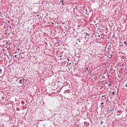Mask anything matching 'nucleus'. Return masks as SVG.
Listing matches in <instances>:
<instances>
[{
	"label": "nucleus",
	"instance_id": "1",
	"mask_svg": "<svg viewBox=\"0 0 127 127\" xmlns=\"http://www.w3.org/2000/svg\"><path fill=\"white\" fill-rule=\"evenodd\" d=\"M22 82H23V79H20L19 80L18 83H20V84H22Z\"/></svg>",
	"mask_w": 127,
	"mask_h": 127
},
{
	"label": "nucleus",
	"instance_id": "2",
	"mask_svg": "<svg viewBox=\"0 0 127 127\" xmlns=\"http://www.w3.org/2000/svg\"><path fill=\"white\" fill-rule=\"evenodd\" d=\"M15 58H19V56H18V55H16L14 56Z\"/></svg>",
	"mask_w": 127,
	"mask_h": 127
},
{
	"label": "nucleus",
	"instance_id": "3",
	"mask_svg": "<svg viewBox=\"0 0 127 127\" xmlns=\"http://www.w3.org/2000/svg\"><path fill=\"white\" fill-rule=\"evenodd\" d=\"M98 37H100L99 39H101V38H102V37H101V35H98Z\"/></svg>",
	"mask_w": 127,
	"mask_h": 127
},
{
	"label": "nucleus",
	"instance_id": "4",
	"mask_svg": "<svg viewBox=\"0 0 127 127\" xmlns=\"http://www.w3.org/2000/svg\"><path fill=\"white\" fill-rule=\"evenodd\" d=\"M104 102H102V103H101V105H104Z\"/></svg>",
	"mask_w": 127,
	"mask_h": 127
},
{
	"label": "nucleus",
	"instance_id": "5",
	"mask_svg": "<svg viewBox=\"0 0 127 127\" xmlns=\"http://www.w3.org/2000/svg\"><path fill=\"white\" fill-rule=\"evenodd\" d=\"M22 105H23V104H24V102L22 101Z\"/></svg>",
	"mask_w": 127,
	"mask_h": 127
},
{
	"label": "nucleus",
	"instance_id": "6",
	"mask_svg": "<svg viewBox=\"0 0 127 127\" xmlns=\"http://www.w3.org/2000/svg\"><path fill=\"white\" fill-rule=\"evenodd\" d=\"M124 44H127V42L125 41V42H124Z\"/></svg>",
	"mask_w": 127,
	"mask_h": 127
},
{
	"label": "nucleus",
	"instance_id": "7",
	"mask_svg": "<svg viewBox=\"0 0 127 127\" xmlns=\"http://www.w3.org/2000/svg\"><path fill=\"white\" fill-rule=\"evenodd\" d=\"M112 94L113 95H115V92H113Z\"/></svg>",
	"mask_w": 127,
	"mask_h": 127
},
{
	"label": "nucleus",
	"instance_id": "8",
	"mask_svg": "<svg viewBox=\"0 0 127 127\" xmlns=\"http://www.w3.org/2000/svg\"><path fill=\"white\" fill-rule=\"evenodd\" d=\"M67 61L69 62L70 61V60H69V59H67Z\"/></svg>",
	"mask_w": 127,
	"mask_h": 127
},
{
	"label": "nucleus",
	"instance_id": "9",
	"mask_svg": "<svg viewBox=\"0 0 127 127\" xmlns=\"http://www.w3.org/2000/svg\"><path fill=\"white\" fill-rule=\"evenodd\" d=\"M23 58V57H21V59H22Z\"/></svg>",
	"mask_w": 127,
	"mask_h": 127
},
{
	"label": "nucleus",
	"instance_id": "10",
	"mask_svg": "<svg viewBox=\"0 0 127 127\" xmlns=\"http://www.w3.org/2000/svg\"><path fill=\"white\" fill-rule=\"evenodd\" d=\"M126 87H127V85H126Z\"/></svg>",
	"mask_w": 127,
	"mask_h": 127
},
{
	"label": "nucleus",
	"instance_id": "11",
	"mask_svg": "<svg viewBox=\"0 0 127 127\" xmlns=\"http://www.w3.org/2000/svg\"><path fill=\"white\" fill-rule=\"evenodd\" d=\"M109 86H111V84H109Z\"/></svg>",
	"mask_w": 127,
	"mask_h": 127
},
{
	"label": "nucleus",
	"instance_id": "12",
	"mask_svg": "<svg viewBox=\"0 0 127 127\" xmlns=\"http://www.w3.org/2000/svg\"><path fill=\"white\" fill-rule=\"evenodd\" d=\"M61 1H63V0H62Z\"/></svg>",
	"mask_w": 127,
	"mask_h": 127
},
{
	"label": "nucleus",
	"instance_id": "13",
	"mask_svg": "<svg viewBox=\"0 0 127 127\" xmlns=\"http://www.w3.org/2000/svg\"><path fill=\"white\" fill-rule=\"evenodd\" d=\"M103 123V122H102L101 124Z\"/></svg>",
	"mask_w": 127,
	"mask_h": 127
}]
</instances>
